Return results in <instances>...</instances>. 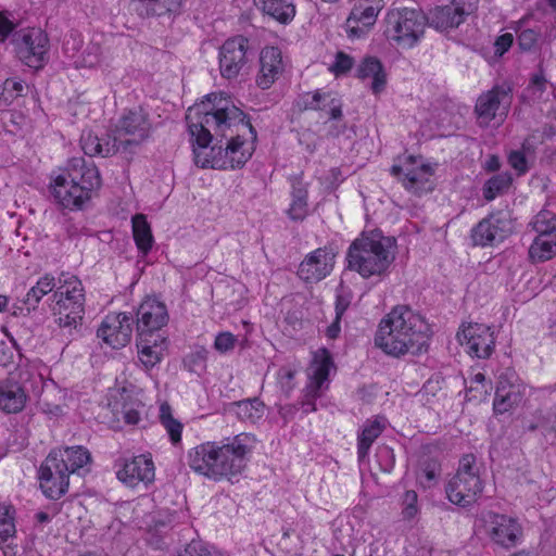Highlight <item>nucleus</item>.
<instances>
[{"mask_svg": "<svg viewBox=\"0 0 556 556\" xmlns=\"http://www.w3.org/2000/svg\"><path fill=\"white\" fill-rule=\"evenodd\" d=\"M160 421L167 431L170 442L174 445L180 443L184 425L173 417L172 408L167 403H163L160 407Z\"/></svg>", "mask_w": 556, "mask_h": 556, "instance_id": "09e8293b", "label": "nucleus"}, {"mask_svg": "<svg viewBox=\"0 0 556 556\" xmlns=\"http://www.w3.org/2000/svg\"><path fill=\"white\" fill-rule=\"evenodd\" d=\"M283 72L281 51L277 47H265L260 53V71L256 85L266 90L273 86Z\"/></svg>", "mask_w": 556, "mask_h": 556, "instance_id": "bb28decb", "label": "nucleus"}, {"mask_svg": "<svg viewBox=\"0 0 556 556\" xmlns=\"http://www.w3.org/2000/svg\"><path fill=\"white\" fill-rule=\"evenodd\" d=\"M383 417H376L374 420H367L362 432L357 435V457L358 460L363 462L369 454V450L372 443L384 430Z\"/></svg>", "mask_w": 556, "mask_h": 556, "instance_id": "58836bf2", "label": "nucleus"}, {"mask_svg": "<svg viewBox=\"0 0 556 556\" xmlns=\"http://www.w3.org/2000/svg\"><path fill=\"white\" fill-rule=\"evenodd\" d=\"M27 394L23 387L9 380L0 381V409L5 414H17L23 410Z\"/></svg>", "mask_w": 556, "mask_h": 556, "instance_id": "2f4dec72", "label": "nucleus"}, {"mask_svg": "<svg viewBox=\"0 0 556 556\" xmlns=\"http://www.w3.org/2000/svg\"><path fill=\"white\" fill-rule=\"evenodd\" d=\"M206 102L188 110L186 121L193 147L206 149L213 141L222 143L224 138L232 136L235 128L248 129L253 141L257 132L248 115L235 104L230 98L217 93L205 97Z\"/></svg>", "mask_w": 556, "mask_h": 556, "instance_id": "f257e3e1", "label": "nucleus"}, {"mask_svg": "<svg viewBox=\"0 0 556 556\" xmlns=\"http://www.w3.org/2000/svg\"><path fill=\"white\" fill-rule=\"evenodd\" d=\"M91 462L90 452L80 445L67 446L64 448L53 450L46 457V471L51 472V469L58 471L63 468L70 476L77 472L84 466Z\"/></svg>", "mask_w": 556, "mask_h": 556, "instance_id": "4be33fe9", "label": "nucleus"}, {"mask_svg": "<svg viewBox=\"0 0 556 556\" xmlns=\"http://www.w3.org/2000/svg\"><path fill=\"white\" fill-rule=\"evenodd\" d=\"M117 479L128 486H136L139 482L148 484L154 480L155 468L150 454L138 455L132 458H121L116 462Z\"/></svg>", "mask_w": 556, "mask_h": 556, "instance_id": "aec40b11", "label": "nucleus"}, {"mask_svg": "<svg viewBox=\"0 0 556 556\" xmlns=\"http://www.w3.org/2000/svg\"><path fill=\"white\" fill-rule=\"evenodd\" d=\"M149 341L137 336L138 357L146 369L153 368L162 359V343H165L164 337H146Z\"/></svg>", "mask_w": 556, "mask_h": 556, "instance_id": "e433bc0d", "label": "nucleus"}, {"mask_svg": "<svg viewBox=\"0 0 556 556\" xmlns=\"http://www.w3.org/2000/svg\"><path fill=\"white\" fill-rule=\"evenodd\" d=\"M556 256V238L534 237L528 250V258L532 264L547 262Z\"/></svg>", "mask_w": 556, "mask_h": 556, "instance_id": "c03bdc74", "label": "nucleus"}, {"mask_svg": "<svg viewBox=\"0 0 556 556\" xmlns=\"http://www.w3.org/2000/svg\"><path fill=\"white\" fill-rule=\"evenodd\" d=\"M513 184V176L503 172L490 177L482 187V194L485 201H493L496 197L506 193Z\"/></svg>", "mask_w": 556, "mask_h": 556, "instance_id": "a18cd8bd", "label": "nucleus"}, {"mask_svg": "<svg viewBox=\"0 0 556 556\" xmlns=\"http://www.w3.org/2000/svg\"><path fill=\"white\" fill-rule=\"evenodd\" d=\"M237 338L228 331L220 332L216 336L214 341V348L219 353H227L233 350Z\"/></svg>", "mask_w": 556, "mask_h": 556, "instance_id": "13d9d810", "label": "nucleus"}, {"mask_svg": "<svg viewBox=\"0 0 556 556\" xmlns=\"http://www.w3.org/2000/svg\"><path fill=\"white\" fill-rule=\"evenodd\" d=\"M353 65V58L340 51L336 54L334 63L331 65L330 70L334 73L336 76H339L350 72Z\"/></svg>", "mask_w": 556, "mask_h": 556, "instance_id": "4d7b16f0", "label": "nucleus"}, {"mask_svg": "<svg viewBox=\"0 0 556 556\" xmlns=\"http://www.w3.org/2000/svg\"><path fill=\"white\" fill-rule=\"evenodd\" d=\"M12 42L17 58L28 67L40 70L48 62L49 38L41 28L16 30L12 35Z\"/></svg>", "mask_w": 556, "mask_h": 556, "instance_id": "1a4fd4ad", "label": "nucleus"}, {"mask_svg": "<svg viewBox=\"0 0 556 556\" xmlns=\"http://www.w3.org/2000/svg\"><path fill=\"white\" fill-rule=\"evenodd\" d=\"M132 237L137 249L147 255L154 243L151 226L143 214H136L131 217Z\"/></svg>", "mask_w": 556, "mask_h": 556, "instance_id": "79ce46f5", "label": "nucleus"}, {"mask_svg": "<svg viewBox=\"0 0 556 556\" xmlns=\"http://www.w3.org/2000/svg\"><path fill=\"white\" fill-rule=\"evenodd\" d=\"M279 376V383L281 386V390L289 394L294 389V377H295V370L290 368H281L278 372Z\"/></svg>", "mask_w": 556, "mask_h": 556, "instance_id": "052dcab7", "label": "nucleus"}, {"mask_svg": "<svg viewBox=\"0 0 556 556\" xmlns=\"http://www.w3.org/2000/svg\"><path fill=\"white\" fill-rule=\"evenodd\" d=\"M51 197L62 208L79 211L90 202L94 193L90 192L87 186H77L64 177L56 176L49 186Z\"/></svg>", "mask_w": 556, "mask_h": 556, "instance_id": "6ab92c4d", "label": "nucleus"}, {"mask_svg": "<svg viewBox=\"0 0 556 556\" xmlns=\"http://www.w3.org/2000/svg\"><path fill=\"white\" fill-rule=\"evenodd\" d=\"M507 162L516 170L517 176H523L529 172V163L523 150H513L508 153Z\"/></svg>", "mask_w": 556, "mask_h": 556, "instance_id": "864d4df0", "label": "nucleus"}, {"mask_svg": "<svg viewBox=\"0 0 556 556\" xmlns=\"http://www.w3.org/2000/svg\"><path fill=\"white\" fill-rule=\"evenodd\" d=\"M134 324L130 313H111L102 320L97 336L113 349H121L130 342Z\"/></svg>", "mask_w": 556, "mask_h": 556, "instance_id": "a211bd4d", "label": "nucleus"}, {"mask_svg": "<svg viewBox=\"0 0 556 556\" xmlns=\"http://www.w3.org/2000/svg\"><path fill=\"white\" fill-rule=\"evenodd\" d=\"M430 337V326L420 314L406 305H397L381 319L375 344L394 357L419 355L427 352Z\"/></svg>", "mask_w": 556, "mask_h": 556, "instance_id": "f03ea898", "label": "nucleus"}, {"mask_svg": "<svg viewBox=\"0 0 556 556\" xmlns=\"http://www.w3.org/2000/svg\"><path fill=\"white\" fill-rule=\"evenodd\" d=\"M15 514L14 506L0 504V548L4 556H15L17 553L16 545L9 542L16 534Z\"/></svg>", "mask_w": 556, "mask_h": 556, "instance_id": "473e14b6", "label": "nucleus"}, {"mask_svg": "<svg viewBox=\"0 0 556 556\" xmlns=\"http://www.w3.org/2000/svg\"><path fill=\"white\" fill-rule=\"evenodd\" d=\"M513 83L507 80L496 84L490 90L482 92L475 105V114L479 125L489 126L496 117L501 119L506 118L513 103Z\"/></svg>", "mask_w": 556, "mask_h": 556, "instance_id": "9d476101", "label": "nucleus"}, {"mask_svg": "<svg viewBox=\"0 0 556 556\" xmlns=\"http://www.w3.org/2000/svg\"><path fill=\"white\" fill-rule=\"evenodd\" d=\"M207 354H208V352L206 351V349L199 348L188 356V362L192 366L204 368L206 358H207Z\"/></svg>", "mask_w": 556, "mask_h": 556, "instance_id": "338daca9", "label": "nucleus"}, {"mask_svg": "<svg viewBox=\"0 0 556 556\" xmlns=\"http://www.w3.org/2000/svg\"><path fill=\"white\" fill-rule=\"evenodd\" d=\"M214 453V441L201 443L188 452L187 464L194 472L213 480Z\"/></svg>", "mask_w": 556, "mask_h": 556, "instance_id": "c756f323", "label": "nucleus"}, {"mask_svg": "<svg viewBox=\"0 0 556 556\" xmlns=\"http://www.w3.org/2000/svg\"><path fill=\"white\" fill-rule=\"evenodd\" d=\"M394 244L395 239L384 237L380 230L363 232L348 249V268L365 279L386 276L395 258Z\"/></svg>", "mask_w": 556, "mask_h": 556, "instance_id": "7ed1b4c3", "label": "nucleus"}, {"mask_svg": "<svg viewBox=\"0 0 556 556\" xmlns=\"http://www.w3.org/2000/svg\"><path fill=\"white\" fill-rule=\"evenodd\" d=\"M334 253L332 249L318 248L305 256L298 268V276L307 283L326 278L333 269Z\"/></svg>", "mask_w": 556, "mask_h": 556, "instance_id": "412c9836", "label": "nucleus"}, {"mask_svg": "<svg viewBox=\"0 0 556 556\" xmlns=\"http://www.w3.org/2000/svg\"><path fill=\"white\" fill-rule=\"evenodd\" d=\"M56 287L55 279L51 275H45L39 278L35 286H33L26 293L23 300V306L20 307L21 314L28 315L31 311L38 307L40 300L52 292Z\"/></svg>", "mask_w": 556, "mask_h": 556, "instance_id": "4c0bfd02", "label": "nucleus"}, {"mask_svg": "<svg viewBox=\"0 0 556 556\" xmlns=\"http://www.w3.org/2000/svg\"><path fill=\"white\" fill-rule=\"evenodd\" d=\"M23 89L24 86L22 81L7 79L3 86H0V100L11 102L22 93Z\"/></svg>", "mask_w": 556, "mask_h": 556, "instance_id": "5fc2aeb1", "label": "nucleus"}, {"mask_svg": "<svg viewBox=\"0 0 556 556\" xmlns=\"http://www.w3.org/2000/svg\"><path fill=\"white\" fill-rule=\"evenodd\" d=\"M45 467L46 459L42 462L38 472L40 489L48 498L59 500L68 491L70 476L63 468H59L58 471L51 469L49 475Z\"/></svg>", "mask_w": 556, "mask_h": 556, "instance_id": "cd10ccee", "label": "nucleus"}, {"mask_svg": "<svg viewBox=\"0 0 556 556\" xmlns=\"http://www.w3.org/2000/svg\"><path fill=\"white\" fill-rule=\"evenodd\" d=\"M168 313L166 305L156 299L147 298L138 307L136 313L137 336L163 337L160 330L167 324Z\"/></svg>", "mask_w": 556, "mask_h": 556, "instance_id": "f3484780", "label": "nucleus"}, {"mask_svg": "<svg viewBox=\"0 0 556 556\" xmlns=\"http://www.w3.org/2000/svg\"><path fill=\"white\" fill-rule=\"evenodd\" d=\"M255 438L250 433H239L235 437L214 441L213 480H231L247 467L249 455L255 446Z\"/></svg>", "mask_w": 556, "mask_h": 556, "instance_id": "39448f33", "label": "nucleus"}, {"mask_svg": "<svg viewBox=\"0 0 556 556\" xmlns=\"http://www.w3.org/2000/svg\"><path fill=\"white\" fill-rule=\"evenodd\" d=\"M50 307L61 328L67 329L70 334L77 331L85 314V292L81 281L75 276L65 279L54 291Z\"/></svg>", "mask_w": 556, "mask_h": 556, "instance_id": "423d86ee", "label": "nucleus"}, {"mask_svg": "<svg viewBox=\"0 0 556 556\" xmlns=\"http://www.w3.org/2000/svg\"><path fill=\"white\" fill-rule=\"evenodd\" d=\"M482 490L483 483L480 476L455 475L445 486L448 501L460 507H467L473 503Z\"/></svg>", "mask_w": 556, "mask_h": 556, "instance_id": "b1692460", "label": "nucleus"}, {"mask_svg": "<svg viewBox=\"0 0 556 556\" xmlns=\"http://www.w3.org/2000/svg\"><path fill=\"white\" fill-rule=\"evenodd\" d=\"M440 465L434 460H426L422 464L420 472L417 475V481L422 489H430L438 483Z\"/></svg>", "mask_w": 556, "mask_h": 556, "instance_id": "8fccbe9b", "label": "nucleus"}, {"mask_svg": "<svg viewBox=\"0 0 556 556\" xmlns=\"http://www.w3.org/2000/svg\"><path fill=\"white\" fill-rule=\"evenodd\" d=\"M353 299L352 291L344 287L343 283H340L339 287L336 289V303H334V311L336 316H338V319H342L344 313L349 308L351 301Z\"/></svg>", "mask_w": 556, "mask_h": 556, "instance_id": "603ef678", "label": "nucleus"}, {"mask_svg": "<svg viewBox=\"0 0 556 556\" xmlns=\"http://www.w3.org/2000/svg\"><path fill=\"white\" fill-rule=\"evenodd\" d=\"M334 367L330 352L323 348L314 353L313 361L308 368V390L311 394L323 395L329 386V372Z\"/></svg>", "mask_w": 556, "mask_h": 556, "instance_id": "a878e982", "label": "nucleus"}, {"mask_svg": "<svg viewBox=\"0 0 556 556\" xmlns=\"http://www.w3.org/2000/svg\"><path fill=\"white\" fill-rule=\"evenodd\" d=\"M77 186H87L90 192L96 193L101 185V176L98 167L84 157L71 159L65 168L58 175Z\"/></svg>", "mask_w": 556, "mask_h": 556, "instance_id": "393cba45", "label": "nucleus"}, {"mask_svg": "<svg viewBox=\"0 0 556 556\" xmlns=\"http://www.w3.org/2000/svg\"><path fill=\"white\" fill-rule=\"evenodd\" d=\"M523 400V391L519 384H508L500 381L493 401V410L502 415L517 407Z\"/></svg>", "mask_w": 556, "mask_h": 556, "instance_id": "72a5a7b5", "label": "nucleus"}, {"mask_svg": "<svg viewBox=\"0 0 556 556\" xmlns=\"http://www.w3.org/2000/svg\"><path fill=\"white\" fill-rule=\"evenodd\" d=\"M548 85L544 68L540 65L538 71L531 74L527 87L520 93V102L526 105H532L545 101Z\"/></svg>", "mask_w": 556, "mask_h": 556, "instance_id": "c9c22d12", "label": "nucleus"}, {"mask_svg": "<svg viewBox=\"0 0 556 556\" xmlns=\"http://www.w3.org/2000/svg\"><path fill=\"white\" fill-rule=\"evenodd\" d=\"M80 146L85 154L89 156L108 157L119 153L117 141L112 135L100 138L90 130L83 131Z\"/></svg>", "mask_w": 556, "mask_h": 556, "instance_id": "7c9ffc66", "label": "nucleus"}, {"mask_svg": "<svg viewBox=\"0 0 556 556\" xmlns=\"http://www.w3.org/2000/svg\"><path fill=\"white\" fill-rule=\"evenodd\" d=\"M456 475L480 476L479 467L477 466V457L471 453L465 454L459 459V465Z\"/></svg>", "mask_w": 556, "mask_h": 556, "instance_id": "6e6d98bb", "label": "nucleus"}, {"mask_svg": "<svg viewBox=\"0 0 556 556\" xmlns=\"http://www.w3.org/2000/svg\"><path fill=\"white\" fill-rule=\"evenodd\" d=\"M321 395H314L309 393L308 386L304 389L303 400L301 401V407L304 414L316 412L315 401Z\"/></svg>", "mask_w": 556, "mask_h": 556, "instance_id": "0e129e2a", "label": "nucleus"}, {"mask_svg": "<svg viewBox=\"0 0 556 556\" xmlns=\"http://www.w3.org/2000/svg\"><path fill=\"white\" fill-rule=\"evenodd\" d=\"M478 522L484 534L496 545L514 547L522 535V528L516 518L491 510L482 511Z\"/></svg>", "mask_w": 556, "mask_h": 556, "instance_id": "f8f14e48", "label": "nucleus"}, {"mask_svg": "<svg viewBox=\"0 0 556 556\" xmlns=\"http://www.w3.org/2000/svg\"><path fill=\"white\" fill-rule=\"evenodd\" d=\"M14 24L9 18V13L7 11H0V38L1 41H4L10 34L13 35Z\"/></svg>", "mask_w": 556, "mask_h": 556, "instance_id": "e2e57ef3", "label": "nucleus"}, {"mask_svg": "<svg viewBox=\"0 0 556 556\" xmlns=\"http://www.w3.org/2000/svg\"><path fill=\"white\" fill-rule=\"evenodd\" d=\"M13 357L14 346L5 341H0V366L7 367L13 362Z\"/></svg>", "mask_w": 556, "mask_h": 556, "instance_id": "69168bd1", "label": "nucleus"}, {"mask_svg": "<svg viewBox=\"0 0 556 556\" xmlns=\"http://www.w3.org/2000/svg\"><path fill=\"white\" fill-rule=\"evenodd\" d=\"M178 556H211L210 551L201 541H191L185 548V553Z\"/></svg>", "mask_w": 556, "mask_h": 556, "instance_id": "680f3d73", "label": "nucleus"}, {"mask_svg": "<svg viewBox=\"0 0 556 556\" xmlns=\"http://www.w3.org/2000/svg\"><path fill=\"white\" fill-rule=\"evenodd\" d=\"M250 41L242 35L228 38L219 48L218 61L222 77L233 79L249 68Z\"/></svg>", "mask_w": 556, "mask_h": 556, "instance_id": "4468645a", "label": "nucleus"}, {"mask_svg": "<svg viewBox=\"0 0 556 556\" xmlns=\"http://www.w3.org/2000/svg\"><path fill=\"white\" fill-rule=\"evenodd\" d=\"M514 36L510 33L500 35L494 41V55L503 56L513 46Z\"/></svg>", "mask_w": 556, "mask_h": 556, "instance_id": "bf43d9fd", "label": "nucleus"}, {"mask_svg": "<svg viewBox=\"0 0 556 556\" xmlns=\"http://www.w3.org/2000/svg\"><path fill=\"white\" fill-rule=\"evenodd\" d=\"M319 101H327L330 104V119H340L342 117V102L331 92H305L295 101V105L300 111H325V105L319 106Z\"/></svg>", "mask_w": 556, "mask_h": 556, "instance_id": "c85d7f7f", "label": "nucleus"}, {"mask_svg": "<svg viewBox=\"0 0 556 556\" xmlns=\"http://www.w3.org/2000/svg\"><path fill=\"white\" fill-rule=\"evenodd\" d=\"M384 0H355L345 22V31L351 39L365 37L375 26Z\"/></svg>", "mask_w": 556, "mask_h": 556, "instance_id": "2eb2a0df", "label": "nucleus"}, {"mask_svg": "<svg viewBox=\"0 0 556 556\" xmlns=\"http://www.w3.org/2000/svg\"><path fill=\"white\" fill-rule=\"evenodd\" d=\"M151 130L150 115L142 106L125 109L115 124L113 135L119 153L131 159L141 143L149 138Z\"/></svg>", "mask_w": 556, "mask_h": 556, "instance_id": "0eeeda50", "label": "nucleus"}, {"mask_svg": "<svg viewBox=\"0 0 556 556\" xmlns=\"http://www.w3.org/2000/svg\"><path fill=\"white\" fill-rule=\"evenodd\" d=\"M457 340L468 354L478 358H489L495 348V336L491 327L484 324L469 323L462 325Z\"/></svg>", "mask_w": 556, "mask_h": 556, "instance_id": "dca6fc26", "label": "nucleus"}, {"mask_svg": "<svg viewBox=\"0 0 556 556\" xmlns=\"http://www.w3.org/2000/svg\"><path fill=\"white\" fill-rule=\"evenodd\" d=\"M356 76L359 79L372 78L370 89L379 94L387 86V75L383 64L376 56H366L357 67Z\"/></svg>", "mask_w": 556, "mask_h": 556, "instance_id": "f704fd0d", "label": "nucleus"}, {"mask_svg": "<svg viewBox=\"0 0 556 556\" xmlns=\"http://www.w3.org/2000/svg\"><path fill=\"white\" fill-rule=\"evenodd\" d=\"M418 513V495L416 491L408 490L402 497V517L404 520L409 521L414 519Z\"/></svg>", "mask_w": 556, "mask_h": 556, "instance_id": "3c124183", "label": "nucleus"}, {"mask_svg": "<svg viewBox=\"0 0 556 556\" xmlns=\"http://www.w3.org/2000/svg\"><path fill=\"white\" fill-rule=\"evenodd\" d=\"M308 191L300 181L292 184L291 203L286 211L290 220L299 223L303 222L308 215Z\"/></svg>", "mask_w": 556, "mask_h": 556, "instance_id": "ea45409f", "label": "nucleus"}, {"mask_svg": "<svg viewBox=\"0 0 556 556\" xmlns=\"http://www.w3.org/2000/svg\"><path fill=\"white\" fill-rule=\"evenodd\" d=\"M514 231V220L508 210L492 212L470 231L475 245L488 247L503 242Z\"/></svg>", "mask_w": 556, "mask_h": 556, "instance_id": "ddd939ff", "label": "nucleus"}, {"mask_svg": "<svg viewBox=\"0 0 556 556\" xmlns=\"http://www.w3.org/2000/svg\"><path fill=\"white\" fill-rule=\"evenodd\" d=\"M383 23V36L389 42L413 49L424 39L429 18L420 8L395 7L388 10Z\"/></svg>", "mask_w": 556, "mask_h": 556, "instance_id": "20e7f679", "label": "nucleus"}, {"mask_svg": "<svg viewBox=\"0 0 556 556\" xmlns=\"http://www.w3.org/2000/svg\"><path fill=\"white\" fill-rule=\"evenodd\" d=\"M255 5L281 24L290 23L295 16V5L290 0H254Z\"/></svg>", "mask_w": 556, "mask_h": 556, "instance_id": "a19ab883", "label": "nucleus"}, {"mask_svg": "<svg viewBox=\"0 0 556 556\" xmlns=\"http://www.w3.org/2000/svg\"><path fill=\"white\" fill-rule=\"evenodd\" d=\"M231 409L241 421L255 424L263 418L265 405L258 397H252L231 403Z\"/></svg>", "mask_w": 556, "mask_h": 556, "instance_id": "37998d69", "label": "nucleus"}, {"mask_svg": "<svg viewBox=\"0 0 556 556\" xmlns=\"http://www.w3.org/2000/svg\"><path fill=\"white\" fill-rule=\"evenodd\" d=\"M341 319H338V316L334 317V320L326 328V336L328 339L334 340L339 337L341 332Z\"/></svg>", "mask_w": 556, "mask_h": 556, "instance_id": "774afa93", "label": "nucleus"}, {"mask_svg": "<svg viewBox=\"0 0 556 556\" xmlns=\"http://www.w3.org/2000/svg\"><path fill=\"white\" fill-rule=\"evenodd\" d=\"M472 12L471 4L468 7L458 0H453L446 5H437L427 14L429 18L428 26L439 30L447 31L459 27L466 21V17Z\"/></svg>", "mask_w": 556, "mask_h": 556, "instance_id": "5701e85b", "label": "nucleus"}, {"mask_svg": "<svg viewBox=\"0 0 556 556\" xmlns=\"http://www.w3.org/2000/svg\"><path fill=\"white\" fill-rule=\"evenodd\" d=\"M245 130L247 129H243L242 127L235 128L231 130L232 136L225 138L227 140L225 148L222 144L214 143L211 147L210 154L205 155L203 159L202 152L194 148L193 152L195 164L200 165L202 168L222 170L243 167L252 156V151L243 148L245 141L242 138L241 132H244Z\"/></svg>", "mask_w": 556, "mask_h": 556, "instance_id": "6e6552de", "label": "nucleus"}, {"mask_svg": "<svg viewBox=\"0 0 556 556\" xmlns=\"http://www.w3.org/2000/svg\"><path fill=\"white\" fill-rule=\"evenodd\" d=\"M522 21H519L515 27L517 34V45L522 53L535 52L540 49L539 42L542 38L540 28H522Z\"/></svg>", "mask_w": 556, "mask_h": 556, "instance_id": "49530a36", "label": "nucleus"}, {"mask_svg": "<svg viewBox=\"0 0 556 556\" xmlns=\"http://www.w3.org/2000/svg\"><path fill=\"white\" fill-rule=\"evenodd\" d=\"M402 186L416 195H422L434 189L433 168L424 164L420 157L408 155L402 165H393L390 169Z\"/></svg>", "mask_w": 556, "mask_h": 556, "instance_id": "9b49d317", "label": "nucleus"}, {"mask_svg": "<svg viewBox=\"0 0 556 556\" xmlns=\"http://www.w3.org/2000/svg\"><path fill=\"white\" fill-rule=\"evenodd\" d=\"M530 226L535 237L556 238V214L548 210H541L531 220Z\"/></svg>", "mask_w": 556, "mask_h": 556, "instance_id": "de8ad7c7", "label": "nucleus"}]
</instances>
